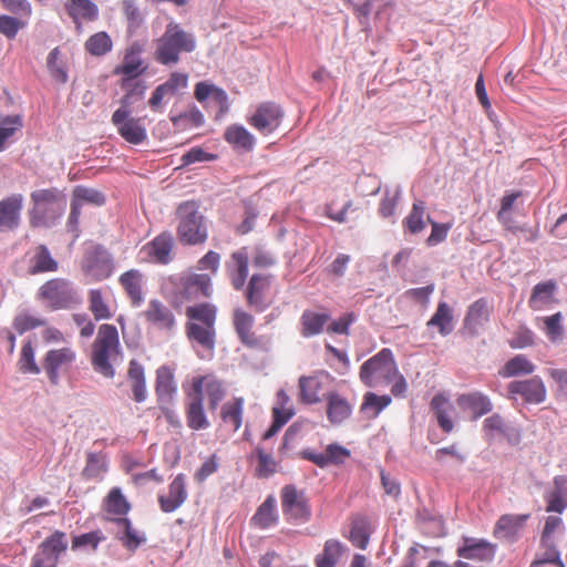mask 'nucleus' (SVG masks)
<instances>
[{
    "label": "nucleus",
    "instance_id": "nucleus-1",
    "mask_svg": "<svg viewBox=\"0 0 567 567\" xmlns=\"http://www.w3.org/2000/svg\"><path fill=\"white\" fill-rule=\"evenodd\" d=\"M121 357L118 332L115 326L102 324L92 346L91 363L95 372L112 379L115 375V363Z\"/></svg>",
    "mask_w": 567,
    "mask_h": 567
},
{
    "label": "nucleus",
    "instance_id": "nucleus-2",
    "mask_svg": "<svg viewBox=\"0 0 567 567\" xmlns=\"http://www.w3.org/2000/svg\"><path fill=\"white\" fill-rule=\"evenodd\" d=\"M195 49V37L171 22L156 42L155 59L163 65H172L178 63L181 53H190Z\"/></svg>",
    "mask_w": 567,
    "mask_h": 567
},
{
    "label": "nucleus",
    "instance_id": "nucleus-3",
    "mask_svg": "<svg viewBox=\"0 0 567 567\" xmlns=\"http://www.w3.org/2000/svg\"><path fill=\"white\" fill-rule=\"evenodd\" d=\"M361 382L369 388L390 384L398 377V367L390 349L384 348L360 368Z\"/></svg>",
    "mask_w": 567,
    "mask_h": 567
},
{
    "label": "nucleus",
    "instance_id": "nucleus-4",
    "mask_svg": "<svg viewBox=\"0 0 567 567\" xmlns=\"http://www.w3.org/2000/svg\"><path fill=\"white\" fill-rule=\"evenodd\" d=\"M177 216L179 219L177 236L183 244L198 245L206 241L207 227L195 202L182 203L177 208Z\"/></svg>",
    "mask_w": 567,
    "mask_h": 567
},
{
    "label": "nucleus",
    "instance_id": "nucleus-5",
    "mask_svg": "<svg viewBox=\"0 0 567 567\" xmlns=\"http://www.w3.org/2000/svg\"><path fill=\"white\" fill-rule=\"evenodd\" d=\"M40 296L48 301L53 309L71 308L81 300L73 284L62 278L47 281L40 288Z\"/></svg>",
    "mask_w": 567,
    "mask_h": 567
},
{
    "label": "nucleus",
    "instance_id": "nucleus-6",
    "mask_svg": "<svg viewBox=\"0 0 567 567\" xmlns=\"http://www.w3.org/2000/svg\"><path fill=\"white\" fill-rule=\"evenodd\" d=\"M281 508L286 518L295 523H306L311 517V509L305 492L295 485L282 487Z\"/></svg>",
    "mask_w": 567,
    "mask_h": 567
},
{
    "label": "nucleus",
    "instance_id": "nucleus-7",
    "mask_svg": "<svg viewBox=\"0 0 567 567\" xmlns=\"http://www.w3.org/2000/svg\"><path fill=\"white\" fill-rule=\"evenodd\" d=\"M82 268L85 275L94 281L109 278L113 272V259L111 254L100 245L86 249Z\"/></svg>",
    "mask_w": 567,
    "mask_h": 567
},
{
    "label": "nucleus",
    "instance_id": "nucleus-8",
    "mask_svg": "<svg viewBox=\"0 0 567 567\" xmlns=\"http://www.w3.org/2000/svg\"><path fill=\"white\" fill-rule=\"evenodd\" d=\"M112 124L120 136L132 145H140L147 140V130L141 117H133L132 111L116 110L112 114Z\"/></svg>",
    "mask_w": 567,
    "mask_h": 567
},
{
    "label": "nucleus",
    "instance_id": "nucleus-9",
    "mask_svg": "<svg viewBox=\"0 0 567 567\" xmlns=\"http://www.w3.org/2000/svg\"><path fill=\"white\" fill-rule=\"evenodd\" d=\"M66 548L65 534L55 530L40 544L38 553L31 559V567H56L58 559Z\"/></svg>",
    "mask_w": 567,
    "mask_h": 567
},
{
    "label": "nucleus",
    "instance_id": "nucleus-10",
    "mask_svg": "<svg viewBox=\"0 0 567 567\" xmlns=\"http://www.w3.org/2000/svg\"><path fill=\"white\" fill-rule=\"evenodd\" d=\"M203 378H193L192 390L188 392L186 420L187 425L195 431L208 429L210 423L204 410Z\"/></svg>",
    "mask_w": 567,
    "mask_h": 567
},
{
    "label": "nucleus",
    "instance_id": "nucleus-11",
    "mask_svg": "<svg viewBox=\"0 0 567 567\" xmlns=\"http://www.w3.org/2000/svg\"><path fill=\"white\" fill-rule=\"evenodd\" d=\"M75 360V352L71 348L49 350L42 361V368L52 385L60 383L61 375L69 370Z\"/></svg>",
    "mask_w": 567,
    "mask_h": 567
},
{
    "label": "nucleus",
    "instance_id": "nucleus-12",
    "mask_svg": "<svg viewBox=\"0 0 567 567\" xmlns=\"http://www.w3.org/2000/svg\"><path fill=\"white\" fill-rule=\"evenodd\" d=\"M496 545L484 538L463 536L457 544L456 555L463 559L489 563L496 554Z\"/></svg>",
    "mask_w": 567,
    "mask_h": 567
},
{
    "label": "nucleus",
    "instance_id": "nucleus-13",
    "mask_svg": "<svg viewBox=\"0 0 567 567\" xmlns=\"http://www.w3.org/2000/svg\"><path fill=\"white\" fill-rule=\"evenodd\" d=\"M508 393L512 399L520 396L528 404H540L547 396L546 386L537 375L527 380L512 381L508 384Z\"/></svg>",
    "mask_w": 567,
    "mask_h": 567
},
{
    "label": "nucleus",
    "instance_id": "nucleus-14",
    "mask_svg": "<svg viewBox=\"0 0 567 567\" xmlns=\"http://www.w3.org/2000/svg\"><path fill=\"white\" fill-rule=\"evenodd\" d=\"M282 116V110L278 104L266 102L257 107L249 118V124L261 134L268 135L279 127Z\"/></svg>",
    "mask_w": 567,
    "mask_h": 567
},
{
    "label": "nucleus",
    "instance_id": "nucleus-15",
    "mask_svg": "<svg viewBox=\"0 0 567 567\" xmlns=\"http://www.w3.org/2000/svg\"><path fill=\"white\" fill-rule=\"evenodd\" d=\"M23 202L22 194H12L0 200V233L19 227Z\"/></svg>",
    "mask_w": 567,
    "mask_h": 567
},
{
    "label": "nucleus",
    "instance_id": "nucleus-16",
    "mask_svg": "<svg viewBox=\"0 0 567 567\" xmlns=\"http://www.w3.org/2000/svg\"><path fill=\"white\" fill-rule=\"evenodd\" d=\"M178 293L186 300L209 297L212 293V279L206 274L187 275L181 278Z\"/></svg>",
    "mask_w": 567,
    "mask_h": 567
},
{
    "label": "nucleus",
    "instance_id": "nucleus-17",
    "mask_svg": "<svg viewBox=\"0 0 567 567\" xmlns=\"http://www.w3.org/2000/svg\"><path fill=\"white\" fill-rule=\"evenodd\" d=\"M187 499L186 477L178 474L168 486V493L158 496L161 509L165 513H173Z\"/></svg>",
    "mask_w": 567,
    "mask_h": 567
},
{
    "label": "nucleus",
    "instance_id": "nucleus-18",
    "mask_svg": "<svg viewBox=\"0 0 567 567\" xmlns=\"http://www.w3.org/2000/svg\"><path fill=\"white\" fill-rule=\"evenodd\" d=\"M557 284L553 279L538 282L532 290L528 307L534 311L549 309L553 305L557 303Z\"/></svg>",
    "mask_w": 567,
    "mask_h": 567
},
{
    "label": "nucleus",
    "instance_id": "nucleus-19",
    "mask_svg": "<svg viewBox=\"0 0 567 567\" xmlns=\"http://www.w3.org/2000/svg\"><path fill=\"white\" fill-rule=\"evenodd\" d=\"M249 255L246 247L233 252L230 261L227 262V270L231 278V284L236 290H240L248 276Z\"/></svg>",
    "mask_w": 567,
    "mask_h": 567
},
{
    "label": "nucleus",
    "instance_id": "nucleus-20",
    "mask_svg": "<svg viewBox=\"0 0 567 567\" xmlns=\"http://www.w3.org/2000/svg\"><path fill=\"white\" fill-rule=\"evenodd\" d=\"M546 512L561 514L567 508V476L558 475L554 478L553 488L544 496Z\"/></svg>",
    "mask_w": 567,
    "mask_h": 567
},
{
    "label": "nucleus",
    "instance_id": "nucleus-21",
    "mask_svg": "<svg viewBox=\"0 0 567 567\" xmlns=\"http://www.w3.org/2000/svg\"><path fill=\"white\" fill-rule=\"evenodd\" d=\"M109 519L115 522L118 525L117 538L122 542L123 546L127 550L135 551L146 542V535L134 529L128 518L110 517Z\"/></svg>",
    "mask_w": 567,
    "mask_h": 567
},
{
    "label": "nucleus",
    "instance_id": "nucleus-22",
    "mask_svg": "<svg viewBox=\"0 0 567 567\" xmlns=\"http://www.w3.org/2000/svg\"><path fill=\"white\" fill-rule=\"evenodd\" d=\"M528 518V514L503 515L496 523L494 535L499 539L514 540Z\"/></svg>",
    "mask_w": 567,
    "mask_h": 567
},
{
    "label": "nucleus",
    "instance_id": "nucleus-23",
    "mask_svg": "<svg viewBox=\"0 0 567 567\" xmlns=\"http://www.w3.org/2000/svg\"><path fill=\"white\" fill-rule=\"evenodd\" d=\"M431 410L433 411L440 427L445 432L450 433L454 429L452 414L454 413V406L443 394H436L430 403Z\"/></svg>",
    "mask_w": 567,
    "mask_h": 567
},
{
    "label": "nucleus",
    "instance_id": "nucleus-24",
    "mask_svg": "<svg viewBox=\"0 0 567 567\" xmlns=\"http://www.w3.org/2000/svg\"><path fill=\"white\" fill-rule=\"evenodd\" d=\"M65 7L78 30L81 29V19L94 21L99 18V8L91 0H69Z\"/></svg>",
    "mask_w": 567,
    "mask_h": 567
},
{
    "label": "nucleus",
    "instance_id": "nucleus-25",
    "mask_svg": "<svg viewBox=\"0 0 567 567\" xmlns=\"http://www.w3.org/2000/svg\"><path fill=\"white\" fill-rule=\"evenodd\" d=\"M187 337L190 341L196 342L204 350L213 353L215 348L216 332L213 326H203L197 322L187 323Z\"/></svg>",
    "mask_w": 567,
    "mask_h": 567
},
{
    "label": "nucleus",
    "instance_id": "nucleus-26",
    "mask_svg": "<svg viewBox=\"0 0 567 567\" xmlns=\"http://www.w3.org/2000/svg\"><path fill=\"white\" fill-rule=\"evenodd\" d=\"M461 409L468 410L474 417H481L492 411L493 404L489 398L480 392L463 394L457 399Z\"/></svg>",
    "mask_w": 567,
    "mask_h": 567
},
{
    "label": "nucleus",
    "instance_id": "nucleus-27",
    "mask_svg": "<svg viewBox=\"0 0 567 567\" xmlns=\"http://www.w3.org/2000/svg\"><path fill=\"white\" fill-rule=\"evenodd\" d=\"M140 54V45L136 43L132 44L125 53L123 63L115 70V72L125 75V79H136L146 69V66L143 65Z\"/></svg>",
    "mask_w": 567,
    "mask_h": 567
},
{
    "label": "nucleus",
    "instance_id": "nucleus-28",
    "mask_svg": "<svg viewBox=\"0 0 567 567\" xmlns=\"http://www.w3.org/2000/svg\"><path fill=\"white\" fill-rule=\"evenodd\" d=\"M145 317L147 321L162 329H172L175 324L173 312L157 299L150 301Z\"/></svg>",
    "mask_w": 567,
    "mask_h": 567
},
{
    "label": "nucleus",
    "instance_id": "nucleus-29",
    "mask_svg": "<svg viewBox=\"0 0 567 567\" xmlns=\"http://www.w3.org/2000/svg\"><path fill=\"white\" fill-rule=\"evenodd\" d=\"M122 87L126 93L121 99V106L117 110L132 111L133 105L143 100L146 91V84L143 80L123 79Z\"/></svg>",
    "mask_w": 567,
    "mask_h": 567
},
{
    "label": "nucleus",
    "instance_id": "nucleus-30",
    "mask_svg": "<svg viewBox=\"0 0 567 567\" xmlns=\"http://www.w3.org/2000/svg\"><path fill=\"white\" fill-rule=\"evenodd\" d=\"M327 401V416L332 424H341L344 420L350 417L352 405L346 398L338 393H330Z\"/></svg>",
    "mask_w": 567,
    "mask_h": 567
},
{
    "label": "nucleus",
    "instance_id": "nucleus-31",
    "mask_svg": "<svg viewBox=\"0 0 567 567\" xmlns=\"http://www.w3.org/2000/svg\"><path fill=\"white\" fill-rule=\"evenodd\" d=\"M155 390L161 402L168 403L173 400L177 388L174 381V374L168 367L162 365L157 369Z\"/></svg>",
    "mask_w": 567,
    "mask_h": 567
},
{
    "label": "nucleus",
    "instance_id": "nucleus-32",
    "mask_svg": "<svg viewBox=\"0 0 567 567\" xmlns=\"http://www.w3.org/2000/svg\"><path fill=\"white\" fill-rule=\"evenodd\" d=\"M225 140L235 148L244 152L252 151L256 144L255 136L245 126L238 124L227 127Z\"/></svg>",
    "mask_w": 567,
    "mask_h": 567
},
{
    "label": "nucleus",
    "instance_id": "nucleus-33",
    "mask_svg": "<svg viewBox=\"0 0 567 567\" xmlns=\"http://www.w3.org/2000/svg\"><path fill=\"white\" fill-rule=\"evenodd\" d=\"M234 326L240 341L248 346L255 347L257 339L255 333L251 331L254 326V317L240 309L234 312Z\"/></svg>",
    "mask_w": 567,
    "mask_h": 567
},
{
    "label": "nucleus",
    "instance_id": "nucleus-34",
    "mask_svg": "<svg viewBox=\"0 0 567 567\" xmlns=\"http://www.w3.org/2000/svg\"><path fill=\"white\" fill-rule=\"evenodd\" d=\"M426 324L427 327H436L442 337L451 334L454 330L452 308L446 302L440 301Z\"/></svg>",
    "mask_w": 567,
    "mask_h": 567
},
{
    "label": "nucleus",
    "instance_id": "nucleus-35",
    "mask_svg": "<svg viewBox=\"0 0 567 567\" xmlns=\"http://www.w3.org/2000/svg\"><path fill=\"white\" fill-rule=\"evenodd\" d=\"M535 369V364L525 354H516L504 364L498 373L501 377L508 379L533 374Z\"/></svg>",
    "mask_w": 567,
    "mask_h": 567
},
{
    "label": "nucleus",
    "instance_id": "nucleus-36",
    "mask_svg": "<svg viewBox=\"0 0 567 567\" xmlns=\"http://www.w3.org/2000/svg\"><path fill=\"white\" fill-rule=\"evenodd\" d=\"M120 282L127 292L132 305L138 307L144 298L142 293V275L138 270L131 269L120 277Z\"/></svg>",
    "mask_w": 567,
    "mask_h": 567
},
{
    "label": "nucleus",
    "instance_id": "nucleus-37",
    "mask_svg": "<svg viewBox=\"0 0 567 567\" xmlns=\"http://www.w3.org/2000/svg\"><path fill=\"white\" fill-rule=\"evenodd\" d=\"M251 520L261 529H267L277 524L278 514L276 511V499L274 496L269 495L265 499V502L258 507Z\"/></svg>",
    "mask_w": 567,
    "mask_h": 567
},
{
    "label": "nucleus",
    "instance_id": "nucleus-38",
    "mask_svg": "<svg viewBox=\"0 0 567 567\" xmlns=\"http://www.w3.org/2000/svg\"><path fill=\"white\" fill-rule=\"evenodd\" d=\"M392 402L390 395H378L374 392H367L361 404V412L369 419L377 417Z\"/></svg>",
    "mask_w": 567,
    "mask_h": 567
},
{
    "label": "nucleus",
    "instance_id": "nucleus-39",
    "mask_svg": "<svg viewBox=\"0 0 567 567\" xmlns=\"http://www.w3.org/2000/svg\"><path fill=\"white\" fill-rule=\"evenodd\" d=\"M344 546L337 539H329L326 542L322 554L316 557L317 567H336L342 554Z\"/></svg>",
    "mask_w": 567,
    "mask_h": 567
},
{
    "label": "nucleus",
    "instance_id": "nucleus-40",
    "mask_svg": "<svg viewBox=\"0 0 567 567\" xmlns=\"http://www.w3.org/2000/svg\"><path fill=\"white\" fill-rule=\"evenodd\" d=\"M173 248V239L168 234H162L153 239L148 247V255L159 264H168Z\"/></svg>",
    "mask_w": 567,
    "mask_h": 567
},
{
    "label": "nucleus",
    "instance_id": "nucleus-41",
    "mask_svg": "<svg viewBox=\"0 0 567 567\" xmlns=\"http://www.w3.org/2000/svg\"><path fill=\"white\" fill-rule=\"evenodd\" d=\"M60 197H62V193L56 188L38 189L32 192L31 200L34 204L32 220L35 224H39L38 218L39 215L43 213V206L55 203Z\"/></svg>",
    "mask_w": 567,
    "mask_h": 567
},
{
    "label": "nucleus",
    "instance_id": "nucleus-42",
    "mask_svg": "<svg viewBox=\"0 0 567 567\" xmlns=\"http://www.w3.org/2000/svg\"><path fill=\"white\" fill-rule=\"evenodd\" d=\"M489 320V308L486 299L481 298L473 302L467 310L465 324L474 329L481 327Z\"/></svg>",
    "mask_w": 567,
    "mask_h": 567
},
{
    "label": "nucleus",
    "instance_id": "nucleus-43",
    "mask_svg": "<svg viewBox=\"0 0 567 567\" xmlns=\"http://www.w3.org/2000/svg\"><path fill=\"white\" fill-rule=\"evenodd\" d=\"M328 320L329 316L327 313L305 311L301 317L302 336L309 338L319 334Z\"/></svg>",
    "mask_w": 567,
    "mask_h": 567
},
{
    "label": "nucleus",
    "instance_id": "nucleus-44",
    "mask_svg": "<svg viewBox=\"0 0 567 567\" xmlns=\"http://www.w3.org/2000/svg\"><path fill=\"white\" fill-rule=\"evenodd\" d=\"M58 262L52 258L49 249L44 245H40L31 259L30 270L32 274L55 271Z\"/></svg>",
    "mask_w": 567,
    "mask_h": 567
},
{
    "label": "nucleus",
    "instance_id": "nucleus-45",
    "mask_svg": "<svg viewBox=\"0 0 567 567\" xmlns=\"http://www.w3.org/2000/svg\"><path fill=\"white\" fill-rule=\"evenodd\" d=\"M244 399L236 398L221 406V419L225 423L233 425L234 432L238 431L243 423Z\"/></svg>",
    "mask_w": 567,
    "mask_h": 567
},
{
    "label": "nucleus",
    "instance_id": "nucleus-46",
    "mask_svg": "<svg viewBox=\"0 0 567 567\" xmlns=\"http://www.w3.org/2000/svg\"><path fill=\"white\" fill-rule=\"evenodd\" d=\"M186 315L190 322H197L203 326L215 327L216 321V308L210 303H200L193 307H188Z\"/></svg>",
    "mask_w": 567,
    "mask_h": 567
},
{
    "label": "nucleus",
    "instance_id": "nucleus-47",
    "mask_svg": "<svg viewBox=\"0 0 567 567\" xmlns=\"http://www.w3.org/2000/svg\"><path fill=\"white\" fill-rule=\"evenodd\" d=\"M425 203L415 200L412 205L410 214L403 219V226L411 234H419L425 228Z\"/></svg>",
    "mask_w": 567,
    "mask_h": 567
},
{
    "label": "nucleus",
    "instance_id": "nucleus-48",
    "mask_svg": "<svg viewBox=\"0 0 567 567\" xmlns=\"http://www.w3.org/2000/svg\"><path fill=\"white\" fill-rule=\"evenodd\" d=\"M23 126L20 115H0V152L6 148V143Z\"/></svg>",
    "mask_w": 567,
    "mask_h": 567
},
{
    "label": "nucleus",
    "instance_id": "nucleus-49",
    "mask_svg": "<svg viewBox=\"0 0 567 567\" xmlns=\"http://www.w3.org/2000/svg\"><path fill=\"white\" fill-rule=\"evenodd\" d=\"M131 506L121 488L114 487L110 491L105 499V511L109 515L123 516L126 515Z\"/></svg>",
    "mask_w": 567,
    "mask_h": 567
},
{
    "label": "nucleus",
    "instance_id": "nucleus-50",
    "mask_svg": "<svg viewBox=\"0 0 567 567\" xmlns=\"http://www.w3.org/2000/svg\"><path fill=\"white\" fill-rule=\"evenodd\" d=\"M19 371L23 374H39L41 369L35 361V353L31 341L23 343L18 360Z\"/></svg>",
    "mask_w": 567,
    "mask_h": 567
},
{
    "label": "nucleus",
    "instance_id": "nucleus-51",
    "mask_svg": "<svg viewBox=\"0 0 567 567\" xmlns=\"http://www.w3.org/2000/svg\"><path fill=\"white\" fill-rule=\"evenodd\" d=\"M204 379L203 392H206L208 398L209 409L215 411L220 401L225 396V388L223 383L214 377H202Z\"/></svg>",
    "mask_w": 567,
    "mask_h": 567
},
{
    "label": "nucleus",
    "instance_id": "nucleus-52",
    "mask_svg": "<svg viewBox=\"0 0 567 567\" xmlns=\"http://www.w3.org/2000/svg\"><path fill=\"white\" fill-rule=\"evenodd\" d=\"M112 40L106 32H97L91 35L85 42V50L94 55L101 56L112 50Z\"/></svg>",
    "mask_w": 567,
    "mask_h": 567
},
{
    "label": "nucleus",
    "instance_id": "nucleus-53",
    "mask_svg": "<svg viewBox=\"0 0 567 567\" xmlns=\"http://www.w3.org/2000/svg\"><path fill=\"white\" fill-rule=\"evenodd\" d=\"M300 399L302 402L313 404L319 402L320 382L312 377H301L299 379Z\"/></svg>",
    "mask_w": 567,
    "mask_h": 567
},
{
    "label": "nucleus",
    "instance_id": "nucleus-54",
    "mask_svg": "<svg viewBox=\"0 0 567 567\" xmlns=\"http://www.w3.org/2000/svg\"><path fill=\"white\" fill-rule=\"evenodd\" d=\"M402 189L400 186H395L392 190L389 187L384 189V196L379 206V214L383 218L392 217L395 213V207L401 199Z\"/></svg>",
    "mask_w": 567,
    "mask_h": 567
},
{
    "label": "nucleus",
    "instance_id": "nucleus-55",
    "mask_svg": "<svg viewBox=\"0 0 567 567\" xmlns=\"http://www.w3.org/2000/svg\"><path fill=\"white\" fill-rule=\"evenodd\" d=\"M544 323V332L551 342H557L564 332L563 315L556 312L551 316L540 318Z\"/></svg>",
    "mask_w": 567,
    "mask_h": 567
},
{
    "label": "nucleus",
    "instance_id": "nucleus-56",
    "mask_svg": "<svg viewBox=\"0 0 567 567\" xmlns=\"http://www.w3.org/2000/svg\"><path fill=\"white\" fill-rule=\"evenodd\" d=\"M171 121L175 127L184 128L187 123H190L196 127L202 126L205 120L200 110L193 105L187 112L178 115H172Z\"/></svg>",
    "mask_w": 567,
    "mask_h": 567
},
{
    "label": "nucleus",
    "instance_id": "nucleus-57",
    "mask_svg": "<svg viewBox=\"0 0 567 567\" xmlns=\"http://www.w3.org/2000/svg\"><path fill=\"white\" fill-rule=\"evenodd\" d=\"M72 198L81 205H83V203H91L101 206L105 203V197L101 192L85 186H76L73 189Z\"/></svg>",
    "mask_w": 567,
    "mask_h": 567
},
{
    "label": "nucleus",
    "instance_id": "nucleus-58",
    "mask_svg": "<svg viewBox=\"0 0 567 567\" xmlns=\"http://www.w3.org/2000/svg\"><path fill=\"white\" fill-rule=\"evenodd\" d=\"M106 471L105 457L101 454L90 453L83 475L87 478L100 477Z\"/></svg>",
    "mask_w": 567,
    "mask_h": 567
},
{
    "label": "nucleus",
    "instance_id": "nucleus-59",
    "mask_svg": "<svg viewBox=\"0 0 567 567\" xmlns=\"http://www.w3.org/2000/svg\"><path fill=\"white\" fill-rule=\"evenodd\" d=\"M90 310L96 320L111 318V311L102 298V293L97 289L90 291Z\"/></svg>",
    "mask_w": 567,
    "mask_h": 567
},
{
    "label": "nucleus",
    "instance_id": "nucleus-60",
    "mask_svg": "<svg viewBox=\"0 0 567 567\" xmlns=\"http://www.w3.org/2000/svg\"><path fill=\"white\" fill-rule=\"evenodd\" d=\"M103 538L104 537L100 530L74 536L72 539V549L91 548L95 550Z\"/></svg>",
    "mask_w": 567,
    "mask_h": 567
},
{
    "label": "nucleus",
    "instance_id": "nucleus-61",
    "mask_svg": "<svg viewBox=\"0 0 567 567\" xmlns=\"http://www.w3.org/2000/svg\"><path fill=\"white\" fill-rule=\"evenodd\" d=\"M44 323L45 321L42 318L29 312H22L14 318L13 327L20 334H22L25 331L43 326Z\"/></svg>",
    "mask_w": 567,
    "mask_h": 567
},
{
    "label": "nucleus",
    "instance_id": "nucleus-62",
    "mask_svg": "<svg viewBox=\"0 0 567 567\" xmlns=\"http://www.w3.org/2000/svg\"><path fill=\"white\" fill-rule=\"evenodd\" d=\"M534 342L535 333L529 328L522 326L509 341V346L513 349H525L532 347Z\"/></svg>",
    "mask_w": 567,
    "mask_h": 567
},
{
    "label": "nucleus",
    "instance_id": "nucleus-63",
    "mask_svg": "<svg viewBox=\"0 0 567 567\" xmlns=\"http://www.w3.org/2000/svg\"><path fill=\"white\" fill-rule=\"evenodd\" d=\"M216 158V155L205 152L202 147H193L185 153L181 161L183 166H187L194 163L209 162Z\"/></svg>",
    "mask_w": 567,
    "mask_h": 567
},
{
    "label": "nucleus",
    "instance_id": "nucleus-64",
    "mask_svg": "<svg viewBox=\"0 0 567 567\" xmlns=\"http://www.w3.org/2000/svg\"><path fill=\"white\" fill-rule=\"evenodd\" d=\"M326 456L329 464H343L350 457V451L337 443L329 444L326 449Z\"/></svg>",
    "mask_w": 567,
    "mask_h": 567
}]
</instances>
